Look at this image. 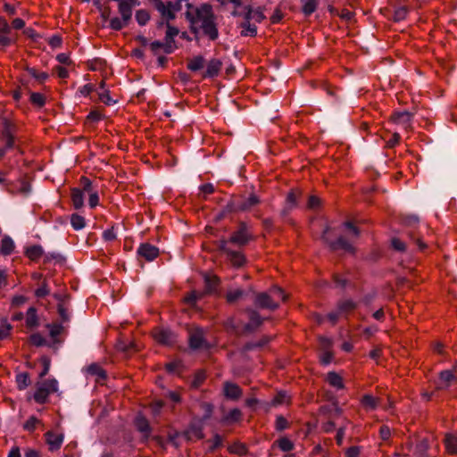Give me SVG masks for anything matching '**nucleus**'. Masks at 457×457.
Here are the masks:
<instances>
[{
    "instance_id": "1",
    "label": "nucleus",
    "mask_w": 457,
    "mask_h": 457,
    "mask_svg": "<svg viewBox=\"0 0 457 457\" xmlns=\"http://www.w3.org/2000/svg\"><path fill=\"white\" fill-rule=\"evenodd\" d=\"M185 16L190 23V30L193 33L201 31L204 36L212 41L219 37L217 16L211 4H202L196 6L187 4Z\"/></svg>"
},
{
    "instance_id": "2",
    "label": "nucleus",
    "mask_w": 457,
    "mask_h": 457,
    "mask_svg": "<svg viewBox=\"0 0 457 457\" xmlns=\"http://www.w3.org/2000/svg\"><path fill=\"white\" fill-rule=\"evenodd\" d=\"M188 341L189 347L193 351H204L212 346L205 338V331L200 327H195L189 330Z\"/></svg>"
},
{
    "instance_id": "3",
    "label": "nucleus",
    "mask_w": 457,
    "mask_h": 457,
    "mask_svg": "<svg viewBox=\"0 0 457 457\" xmlns=\"http://www.w3.org/2000/svg\"><path fill=\"white\" fill-rule=\"evenodd\" d=\"M57 381L55 379L42 380L37 383V388L34 398L38 403H43L47 395L57 391Z\"/></svg>"
},
{
    "instance_id": "4",
    "label": "nucleus",
    "mask_w": 457,
    "mask_h": 457,
    "mask_svg": "<svg viewBox=\"0 0 457 457\" xmlns=\"http://www.w3.org/2000/svg\"><path fill=\"white\" fill-rule=\"evenodd\" d=\"M330 230V227L327 226L321 236V239L328 245L331 250L337 251L343 249L346 252L353 253L354 248L353 245L344 236H340L336 241H329L327 237V233Z\"/></svg>"
},
{
    "instance_id": "5",
    "label": "nucleus",
    "mask_w": 457,
    "mask_h": 457,
    "mask_svg": "<svg viewBox=\"0 0 457 457\" xmlns=\"http://www.w3.org/2000/svg\"><path fill=\"white\" fill-rule=\"evenodd\" d=\"M151 4L162 17V21L159 22V26H162L176 18V14L173 12L172 9L170 8L168 4L161 0H151Z\"/></svg>"
},
{
    "instance_id": "6",
    "label": "nucleus",
    "mask_w": 457,
    "mask_h": 457,
    "mask_svg": "<svg viewBox=\"0 0 457 457\" xmlns=\"http://www.w3.org/2000/svg\"><path fill=\"white\" fill-rule=\"evenodd\" d=\"M179 436H183L186 440H192L194 438H202V427L200 425L192 424L190 428L182 435L176 433L174 435H170L169 436V441L175 446L178 447L179 445L177 438Z\"/></svg>"
},
{
    "instance_id": "7",
    "label": "nucleus",
    "mask_w": 457,
    "mask_h": 457,
    "mask_svg": "<svg viewBox=\"0 0 457 457\" xmlns=\"http://www.w3.org/2000/svg\"><path fill=\"white\" fill-rule=\"evenodd\" d=\"M245 12L243 13L244 21L240 24V27L243 29L241 31V35L244 37L251 36L254 37L257 34L256 26L250 23L252 20L253 8L250 5L244 6Z\"/></svg>"
},
{
    "instance_id": "8",
    "label": "nucleus",
    "mask_w": 457,
    "mask_h": 457,
    "mask_svg": "<svg viewBox=\"0 0 457 457\" xmlns=\"http://www.w3.org/2000/svg\"><path fill=\"white\" fill-rule=\"evenodd\" d=\"M254 304L257 308L274 311L278 308V303L272 298L270 293H258L255 295Z\"/></svg>"
},
{
    "instance_id": "9",
    "label": "nucleus",
    "mask_w": 457,
    "mask_h": 457,
    "mask_svg": "<svg viewBox=\"0 0 457 457\" xmlns=\"http://www.w3.org/2000/svg\"><path fill=\"white\" fill-rule=\"evenodd\" d=\"M332 340L328 337H320V361L323 365H328L333 359V353L330 351Z\"/></svg>"
},
{
    "instance_id": "10",
    "label": "nucleus",
    "mask_w": 457,
    "mask_h": 457,
    "mask_svg": "<svg viewBox=\"0 0 457 457\" xmlns=\"http://www.w3.org/2000/svg\"><path fill=\"white\" fill-rule=\"evenodd\" d=\"M154 338L161 345H170L175 342L176 337L166 328H156L153 332Z\"/></svg>"
},
{
    "instance_id": "11",
    "label": "nucleus",
    "mask_w": 457,
    "mask_h": 457,
    "mask_svg": "<svg viewBox=\"0 0 457 457\" xmlns=\"http://www.w3.org/2000/svg\"><path fill=\"white\" fill-rule=\"evenodd\" d=\"M167 30L165 33L164 52L171 54L176 48L174 37L179 34V29L176 27L170 26V23H165Z\"/></svg>"
},
{
    "instance_id": "12",
    "label": "nucleus",
    "mask_w": 457,
    "mask_h": 457,
    "mask_svg": "<svg viewBox=\"0 0 457 457\" xmlns=\"http://www.w3.org/2000/svg\"><path fill=\"white\" fill-rule=\"evenodd\" d=\"M302 195V191L300 189H292L287 198L285 206L281 211V216L286 217L291 210L297 206V199Z\"/></svg>"
},
{
    "instance_id": "13",
    "label": "nucleus",
    "mask_w": 457,
    "mask_h": 457,
    "mask_svg": "<svg viewBox=\"0 0 457 457\" xmlns=\"http://www.w3.org/2000/svg\"><path fill=\"white\" fill-rule=\"evenodd\" d=\"M137 254L151 262L159 255V249L149 243H144L138 247Z\"/></svg>"
},
{
    "instance_id": "14",
    "label": "nucleus",
    "mask_w": 457,
    "mask_h": 457,
    "mask_svg": "<svg viewBox=\"0 0 457 457\" xmlns=\"http://www.w3.org/2000/svg\"><path fill=\"white\" fill-rule=\"evenodd\" d=\"M251 239V236L247 232L246 226L241 224L239 229L236 231L229 238V242L237 245H245Z\"/></svg>"
},
{
    "instance_id": "15",
    "label": "nucleus",
    "mask_w": 457,
    "mask_h": 457,
    "mask_svg": "<svg viewBox=\"0 0 457 457\" xmlns=\"http://www.w3.org/2000/svg\"><path fill=\"white\" fill-rule=\"evenodd\" d=\"M119 12L124 21H129L132 16V8L137 4V0L119 1Z\"/></svg>"
},
{
    "instance_id": "16",
    "label": "nucleus",
    "mask_w": 457,
    "mask_h": 457,
    "mask_svg": "<svg viewBox=\"0 0 457 457\" xmlns=\"http://www.w3.org/2000/svg\"><path fill=\"white\" fill-rule=\"evenodd\" d=\"M223 393L227 398L233 401L237 400L242 395L240 387L232 382H226L224 384Z\"/></svg>"
},
{
    "instance_id": "17",
    "label": "nucleus",
    "mask_w": 457,
    "mask_h": 457,
    "mask_svg": "<svg viewBox=\"0 0 457 457\" xmlns=\"http://www.w3.org/2000/svg\"><path fill=\"white\" fill-rule=\"evenodd\" d=\"M46 443L51 451L60 448L63 441V435L49 431L46 434Z\"/></svg>"
},
{
    "instance_id": "18",
    "label": "nucleus",
    "mask_w": 457,
    "mask_h": 457,
    "mask_svg": "<svg viewBox=\"0 0 457 457\" xmlns=\"http://www.w3.org/2000/svg\"><path fill=\"white\" fill-rule=\"evenodd\" d=\"M411 113L409 112H398L392 116L395 123L403 126L404 129H409L411 121Z\"/></svg>"
},
{
    "instance_id": "19",
    "label": "nucleus",
    "mask_w": 457,
    "mask_h": 457,
    "mask_svg": "<svg viewBox=\"0 0 457 457\" xmlns=\"http://www.w3.org/2000/svg\"><path fill=\"white\" fill-rule=\"evenodd\" d=\"M137 429L142 433L144 438H147L150 435L151 428L148 421L143 416H137L135 420Z\"/></svg>"
},
{
    "instance_id": "20",
    "label": "nucleus",
    "mask_w": 457,
    "mask_h": 457,
    "mask_svg": "<svg viewBox=\"0 0 457 457\" xmlns=\"http://www.w3.org/2000/svg\"><path fill=\"white\" fill-rule=\"evenodd\" d=\"M242 418V412L239 409L234 408L229 411L222 419L225 424H233L238 422Z\"/></svg>"
},
{
    "instance_id": "21",
    "label": "nucleus",
    "mask_w": 457,
    "mask_h": 457,
    "mask_svg": "<svg viewBox=\"0 0 457 457\" xmlns=\"http://www.w3.org/2000/svg\"><path fill=\"white\" fill-rule=\"evenodd\" d=\"M221 67V62L218 59H212L207 65V69L205 71V77H214L216 76Z\"/></svg>"
},
{
    "instance_id": "22",
    "label": "nucleus",
    "mask_w": 457,
    "mask_h": 457,
    "mask_svg": "<svg viewBox=\"0 0 457 457\" xmlns=\"http://www.w3.org/2000/svg\"><path fill=\"white\" fill-rule=\"evenodd\" d=\"M446 451L449 453H457V436L453 434H447L445 439Z\"/></svg>"
},
{
    "instance_id": "23",
    "label": "nucleus",
    "mask_w": 457,
    "mask_h": 457,
    "mask_svg": "<svg viewBox=\"0 0 457 457\" xmlns=\"http://www.w3.org/2000/svg\"><path fill=\"white\" fill-rule=\"evenodd\" d=\"M245 295V292L241 288L230 289L226 295V299L228 303H234L235 302L243 298Z\"/></svg>"
},
{
    "instance_id": "24",
    "label": "nucleus",
    "mask_w": 457,
    "mask_h": 457,
    "mask_svg": "<svg viewBox=\"0 0 457 457\" xmlns=\"http://www.w3.org/2000/svg\"><path fill=\"white\" fill-rule=\"evenodd\" d=\"M71 199H72L73 206L76 209L81 208L83 206V204H84L83 191H81V190H79L78 188L72 189Z\"/></svg>"
},
{
    "instance_id": "25",
    "label": "nucleus",
    "mask_w": 457,
    "mask_h": 457,
    "mask_svg": "<svg viewBox=\"0 0 457 457\" xmlns=\"http://www.w3.org/2000/svg\"><path fill=\"white\" fill-rule=\"evenodd\" d=\"M356 308V303L352 300H344L338 303L337 309L342 314H346Z\"/></svg>"
},
{
    "instance_id": "26",
    "label": "nucleus",
    "mask_w": 457,
    "mask_h": 457,
    "mask_svg": "<svg viewBox=\"0 0 457 457\" xmlns=\"http://www.w3.org/2000/svg\"><path fill=\"white\" fill-rule=\"evenodd\" d=\"M361 403L367 411H372L378 407V400L370 395H366L362 397Z\"/></svg>"
},
{
    "instance_id": "27",
    "label": "nucleus",
    "mask_w": 457,
    "mask_h": 457,
    "mask_svg": "<svg viewBox=\"0 0 457 457\" xmlns=\"http://www.w3.org/2000/svg\"><path fill=\"white\" fill-rule=\"evenodd\" d=\"M228 256L229 261L236 267L242 266L245 262V256L238 252L230 251V252H228Z\"/></svg>"
},
{
    "instance_id": "28",
    "label": "nucleus",
    "mask_w": 457,
    "mask_h": 457,
    "mask_svg": "<svg viewBox=\"0 0 457 457\" xmlns=\"http://www.w3.org/2000/svg\"><path fill=\"white\" fill-rule=\"evenodd\" d=\"M259 203L260 199L255 195H252L238 206V209L240 211H247L257 205Z\"/></svg>"
},
{
    "instance_id": "29",
    "label": "nucleus",
    "mask_w": 457,
    "mask_h": 457,
    "mask_svg": "<svg viewBox=\"0 0 457 457\" xmlns=\"http://www.w3.org/2000/svg\"><path fill=\"white\" fill-rule=\"evenodd\" d=\"M13 248L14 243L12 239L8 236L4 237L1 242V253L5 255L10 254Z\"/></svg>"
},
{
    "instance_id": "30",
    "label": "nucleus",
    "mask_w": 457,
    "mask_h": 457,
    "mask_svg": "<svg viewBox=\"0 0 457 457\" xmlns=\"http://www.w3.org/2000/svg\"><path fill=\"white\" fill-rule=\"evenodd\" d=\"M326 380L334 387L340 389L343 388V379L339 373H328Z\"/></svg>"
},
{
    "instance_id": "31",
    "label": "nucleus",
    "mask_w": 457,
    "mask_h": 457,
    "mask_svg": "<svg viewBox=\"0 0 457 457\" xmlns=\"http://www.w3.org/2000/svg\"><path fill=\"white\" fill-rule=\"evenodd\" d=\"M318 7V0H308L302 6V12L305 16H309L313 13Z\"/></svg>"
},
{
    "instance_id": "32",
    "label": "nucleus",
    "mask_w": 457,
    "mask_h": 457,
    "mask_svg": "<svg viewBox=\"0 0 457 457\" xmlns=\"http://www.w3.org/2000/svg\"><path fill=\"white\" fill-rule=\"evenodd\" d=\"M204 65V59L202 56H196L194 57L192 60L189 61L187 64V68L190 71H196L202 69Z\"/></svg>"
},
{
    "instance_id": "33",
    "label": "nucleus",
    "mask_w": 457,
    "mask_h": 457,
    "mask_svg": "<svg viewBox=\"0 0 457 457\" xmlns=\"http://www.w3.org/2000/svg\"><path fill=\"white\" fill-rule=\"evenodd\" d=\"M26 324L29 328L37 326V312L33 307H30L27 312Z\"/></svg>"
},
{
    "instance_id": "34",
    "label": "nucleus",
    "mask_w": 457,
    "mask_h": 457,
    "mask_svg": "<svg viewBox=\"0 0 457 457\" xmlns=\"http://www.w3.org/2000/svg\"><path fill=\"white\" fill-rule=\"evenodd\" d=\"M71 223L74 229L79 230L86 226L85 219L79 214H72L71 217Z\"/></svg>"
},
{
    "instance_id": "35",
    "label": "nucleus",
    "mask_w": 457,
    "mask_h": 457,
    "mask_svg": "<svg viewBox=\"0 0 457 457\" xmlns=\"http://www.w3.org/2000/svg\"><path fill=\"white\" fill-rule=\"evenodd\" d=\"M27 256L31 260H36L43 254V248L40 245H33L27 249Z\"/></svg>"
},
{
    "instance_id": "36",
    "label": "nucleus",
    "mask_w": 457,
    "mask_h": 457,
    "mask_svg": "<svg viewBox=\"0 0 457 457\" xmlns=\"http://www.w3.org/2000/svg\"><path fill=\"white\" fill-rule=\"evenodd\" d=\"M454 378H455L454 373H440L438 387L446 386Z\"/></svg>"
},
{
    "instance_id": "37",
    "label": "nucleus",
    "mask_w": 457,
    "mask_h": 457,
    "mask_svg": "<svg viewBox=\"0 0 457 457\" xmlns=\"http://www.w3.org/2000/svg\"><path fill=\"white\" fill-rule=\"evenodd\" d=\"M246 312L249 314L250 323H252L254 327H258L262 323V319L256 311L247 309Z\"/></svg>"
},
{
    "instance_id": "38",
    "label": "nucleus",
    "mask_w": 457,
    "mask_h": 457,
    "mask_svg": "<svg viewBox=\"0 0 457 457\" xmlns=\"http://www.w3.org/2000/svg\"><path fill=\"white\" fill-rule=\"evenodd\" d=\"M228 451L232 453L238 454V455L245 454L246 452L245 445L239 442H236V443L230 445L228 446Z\"/></svg>"
},
{
    "instance_id": "39",
    "label": "nucleus",
    "mask_w": 457,
    "mask_h": 457,
    "mask_svg": "<svg viewBox=\"0 0 457 457\" xmlns=\"http://www.w3.org/2000/svg\"><path fill=\"white\" fill-rule=\"evenodd\" d=\"M218 284V278L215 276H205V287L208 293H212L216 285Z\"/></svg>"
},
{
    "instance_id": "40",
    "label": "nucleus",
    "mask_w": 457,
    "mask_h": 457,
    "mask_svg": "<svg viewBox=\"0 0 457 457\" xmlns=\"http://www.w3.org/2000/svg\"><path fill=\"white\" fill-rule=\"evenodd\" d=\"M56 298H58L60 301V303H58V313L60 315L62 321V322L69 321L70 318H69L68 311L65 308L64 303H62V300L58 295H56Z\"/></svg>"
},
{
    "instance_id": "41",
    "label": "nucleus",
    "mask_w": 457,
    "mask_h": 457,
    "mask_svg": "<svg viewBox=\"0 0 457 457\" xmlns=\"http://www.w3.org/2000/svg\"><path fill=\"white\" fill-rule=\"evenodd\" d=\"M345 228L347 229L348 236L351 237H358L360 236L359 228L354 226V224L351 221H346L344 223Z\"/></svg>"
},
{
    "instance_id": "42",
    "label": "nucleus",
    "mask_w": 457,
    "mask_h": 457,
    "mask_svg": "<svg viewBox=\"0 0 457 457\" xmlns=\"http://www.w3.org/2000/svg\"><path fill=\"white\" fill-rule=\"evenodd\" d=\"M229 3L234 4V10L231 12V15L234 17L241 16L245 12V9L240 10L242 7L241 0H228Z\"/></svg>"
},
{
    "instance_id": "43",
    "label": "nucleus",
    "mask_w": 457,
    "mask_h": 457,
    "mask_svg": "<svg viewBox=\"0 0 457 457\" xmlns=\"http://www.w3.org/2000/svg\"><path fill=\"white\" fill-rule=\"evenodd\" d=\"M16 381L20 389L25 388L29 383L28 373H19Z\"/></svg>"
},
{
    "instance_id": "44",
    "label": "nucleus",
    "mask_w": 457,
    "mask_h": 457,
    "mask_svg": "<svg viewBox=\"0 0 457 457\" xmlns=\"http://www.w3.org/2000/svg\"><path fill=\"white\" fill-rule=\"evenodd\" d=\"M129 21H124V20L121 18H118V17H114L112 19H111L110 21V26L112 29H115V30H120L124 26H126L128 24Z\"/></svg>"
},
{
    "instance_id": "45",
    "label": "nucleus",
    "mask_w": 457,
    "mask_h": 457,
    "mask_svg": "<svg viewBox=\"0 0 457 457\" xmlns=\"http://www.w3.org/2000/svg\"><path fill=\"white\" fill-rule=\"evenodd\" d=\"M12 328V325L6 320L2 321L0 324V340L8 337Z\"/></svg>"
},
{
    "instance_id": "46",
    "label": "nucleus",
    "mask_w": 457,
    "mask_h": 457,
    "mask_svg": "<svg viewBox=\"0 0 457 457\" xmlns=\"http://www.w3.org/2000/svg\"><path fill=\"white\" fill-rule=\"evenodd\" d=\"M150 19L149 13L145 10H139L136 12V20L140 25H145Z\"/></svg>"
},
{
    "instance_id": "47",
    "label": "nucleus",
    "mask_w": 457,
    "mask_h": 457,
    "mask_svg": "<svg viewBox=\"0 0 457 457\" xmlns=\"http://www.w3.org/2000/svg\"><path fill=\"white\" fill-rule=\"evenodd\" d=\"M279 448L284 452H288L293 450L294 444L288 438H281L278 442Z\"/></svg>"
},
{
    "instance_id": "48",
    "label": "nucleus",
    "mask_w": 457,
    "mask_h": 457,
    "mask_svg": "<svg viewBox=\"0 0 457 457\" xmlns=\"http://www.w3.org/2000/svg\"><path fill=\"white\" fill-rule=\"evenodd\" d=\"M46 327L49 328L50 336L53 338H55L60 335L63 329V327L61 324H47Z\"/></svg>"
},
{
    "instance_id": "49",
    "label": "nucleus",
    "mask_w": 457,
    "mask_h": 457,
    "mask_svg": "<svg viewBox=\"0 0 457 457\" xmlns=\"http://www.w3.org/2000/svg\"><path fill=\"white\" fill-rule=\"evenodd\" d=\"M166 369L168 371H173L175 370L185 369V366L181 361L174 360L166 363Z\"/></svg>"
},
{
    "instance_id": "50",
    "label": "nucleus",
    "mask_w": 457,
    "mask_h": 457,
    "mask_svg": "<svg viewBox=\"0 0 457 457\" xmlns=\"http://www.w3.org/2000/svg\"><path fill=\"white\" fill-rule=\"evenodd\" d=\"M428 449V444L427 440H422L416 446V454L418 457H424L427 450Z\"/></svg>"
},
{
    "instance_id": "51",
    "label": "nucleus",
    "mask_w": 457,
    "mask_h": 457,
    "mask_svg": "<svg viewBox=\"0 0 457 457\" xmlns=\"http://www.w3.org/2000/svg\"><path fill=\"white\" fill-rule=\"evenodd\" d=\"M269 292L270 293L272 298L275 301H276V298H281L284 301L287 299V295L284 293V291L280 287H274L270 288V290Z\"/></svg>"
},
{
    "instance_id": "52",
    "label": "nucleus",
    "mask_w": 457,
    "mask_h": 457,
    "mask_svg": "<svg viewBox=\"0 0 457 457\" xmlns=\"http://www.w3.org/2000/svg\"><path fill=\"white\" fill-rule=\"evenodd\" d=\"M28 72L36 79L39 80L40 82L46 80L48 78L47 73L46 72H37L33 68H29Z\"/></svg>"
},
{
    "instance_id": "53",
    "label": "nucleus",
    "mask_w": 457,
    "mask_h": 457,
    "mask_svg": "<svg viewBox=\"0 0 457 457\" xmlns=\"http://www.w3.org/2000/svg\"><path fill=\"white\" fill-rule=\"evenodd\" d=\"M391 245H392L393 248L398 252H404L406 249L405 243L396 237L392 239Z\"/></svg>"
},
{
    "instance_id": "54",
    "label": "nucleus",
    "mask_w": 457,
    "mask_h": 457,
    "mask_svg": "<svg viewBox=\"0 0 457 457\" xmlns=\"http://www.w3.org/2000/svg\"><path fill=\"white\" fill-rule=\"evenodd\" d=\"M30 100L34 104L37 106H42L45 104V97L39 93H31Z\"/></svg>"
},
{
    "instance_id": "55",
    "label": "nucleus",
    "mask_w": 457,
    "mask_h": 457,
    "mask_svg": "<svg viewBox=\"0 0 457 457\" xmlns=\"http://www.w3.org/2000/svg\"><path fill=\"white\" fill-rule=\"evenodd\" d=\"M99 98L100 100L104 103L107 105H111L115 103L114 100L112 99L109 93L106 90H104L103 92H99Z\"/></svg>"
},
{
    "instance_id": "56",
    "label": "nucleus",
    "mask_w": 457,
    "mask_h": 457,
    "mask_svg": "<svg viewBox=\"0 0 457 457\" xmlns=\"http://www.w3.org/2000/svg\"><path fill=\"white\" fill-rule=\"evenodd\" d=\"M287 395L284 392H280L278 394V395L273 399L271 405L272 406H278L280 404H283L287 402Z\"/></svg>"
},
{
    "instance_id": "57",
    "label": "nucleus",
    "mask_w": 457,
    "mask_h": 457,
    "mask_svg": "<svg viewBox=\"0 0 457 457\" xmlns=\"http://www.w3.org/2000/svg\"><path fill=\"white\" fill-rule=\"evenodd\" d=\"M130 348H134L135 350H138V347L134 344H127L125 342H119L117 345V349L120 352L127 353Z\"/></svg>"
},
{
    "instance_id": "58",
    "label": "nucleus",
    "mask_w": 457,
    "mask_h": 457,
    "mask_svg": "<svg viewBox=\"0 0 457 457\" xmlns=\"http://www.w3.org/2000/svg\"><path fill=\"white\" fill-rule=\"evenodd\" d=\"M4 139H5V149L6 148H12L13 146V137L11 134V132L9 131V129H5L4 132Z\"/></svg>"
},
{
    "instance_id": "59",
    "label": "nucleus",
    "mask_w": 457,
    "mask_h": 457,
    "mask_svg": "<svg viewBox=\"0 0 457 457\" xmlns=\"http://www.w3.org/2000/svg\"><path fill=\"white\" fill-rule=\"evenodd\" d=\"M265 19V15L263 14L261 8H257L255 10L253 9L252 20H255L257 22H262Z\"/></svg>"
},
{
    "instance_id": "60",
    "label": "nucleus",
    "mask_w": 457,
    "mask_h": 457,
    "mask_svg": "<svg viewBox=\"0 0 457 457\" xmlns=\"http://www.w3.org/2000/svg\"><path fill=\"white\" fill-rule=\"evenodd\" d=\"M204 380V373H195L194 376V378L191 380V386L192 387H198L199 385Z\"/></svg>"
},
{
    "instance_id": "61",
    "label": "nucleus",
    "mask_w": 457,
    "mask_h": 457,
    "mask_svg": "<svg viewBox=\"0 0 457 457\" xmlns=\"http://www.w3.org/2000/svg\"><path fill=\"white\" fill-rule=\"evenodd\" d=\"M150 49L151 51L156 54L160 49H163L164 50V42H161V41H154L152 42L150 45Z\"/></svg>"
},
{
    "instance_id": "62",
    "label": "nucleus",
    "mask_w": 457,
    "mask_h": 457,
    "mask_svg": "<svg viewBox=\"0 0 457 457\" xmlns=\"http://www.w3.org/2000/svg\"><path fill=\"white\" fill-rule=\"evenodd\" d=\"M30 342L33 345L39 346V345H43L45 344V339L39 334H33L30 337Z\"/></svg>"
},
{
    "instance_id": "63",
    "label": "nucleus",
    "mask_w": 457,
    "mask_h": 457,
    "mask_svg": "<svg viewBox=\"0 0 457 457\" xmlns=\"http://www.w3.org/2000/svg\"><path fill=\"white\" fill-rule=\"evenodd\" d=\"M407 13V8L404 6L399 7L395 13V18L396 21H400L405 18Z\"/></svg>"
},
{
    "instance_id": "64",
    "label": "nucleus",
    "mask_w": 457,
    "mask_h": 457,
    "mask_svg": "<svg viewBox=\"0 0 457 457\" xmlns=\"http://www.w3.org/2000/svg\"><path fill=\"white\" fill-rule=\"evenodd\" d=\"M287 427V421L282 416H278L276 420V428L278 430H283Z\"/></svg>"
}]
</instances>
